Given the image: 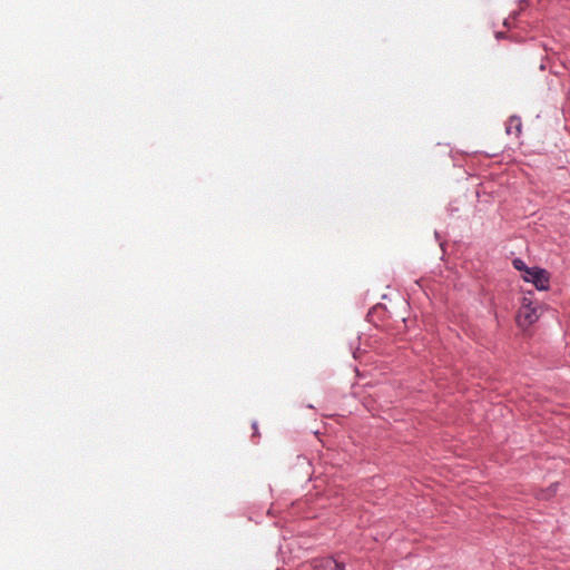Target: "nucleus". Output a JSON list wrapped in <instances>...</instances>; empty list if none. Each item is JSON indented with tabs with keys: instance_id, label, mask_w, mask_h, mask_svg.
Returning <instances> with one entry per match:
<instances>
[{
	"instance_id": "nucleus-4",
	"label": "nucleus",
	"mask_w": 570,
	"mask_h": 570,
	"mask_svg": "<svg viewBox=\"0 0 570 570\" xmlns=\"http://www.w3.org/2000/svg\"><path fill=\"white\" fill-rule=\"evenodd\" d=\"M522 124L520 118L518 117H511L507 124V132L509 135L514 134L515 136H519L521 134Z\"/></svg>"
},
{
	"instance_id": "nucleus-5",
	"label": "nucleus",
	"mask_w": 570,
	"mask_h": 570,
	"mask_svg": "<svg viewBox=\"0 0 570 570\" xmlns=\"http://www.w3.org/2000/svg\"><path fill=\"white\" fill-rule=\"evenodd\" d=\"M512 265L517 271L522 272L523 274H525V271H530L532 268L528 267L525 263L520 258L513 259Z\"/></svg>"
},
{
	"instance_id": "nucleus-2",
	"label": "nucleus",
	"mask_w": 570,
	"mask_h": 570,
	"mask_svg": "<svg viewBox=\"0 0 570 570\" xmlns=\"http://www.w3.org/2000/svg\"><path fill=\"white\" fill-rule=\"evenodd\" d=\"M523 281L532 283L539 291H548L550 287V274L543 268L532 267L522 274Z\"/></svg>"
},
{
	"instance_id": "nucleus-3",
	"label": "nucleus",
	"mask_w": 570,
	"mask_h": 570,
	"mask_svg": "<svg viewBox=\"0 0 570 570\" xmlns=\"http://www.w3.org/2000/svg\"><path fill=\"white\" fill-rule=\"evenodd\" d=\"M344 563L333 558H324L315 561L314 570H343Z\"/></svg>"
},
{
	"instance_id": "nucleus-1",
	"label": "nucleus",
	"mask_w": 570,
	"mask_h": 570,
	"mask_svg": "<svg viewBox=\"0 0 570 570\" xmlns=\"http://www.w3.org/2000/svg\"><path fill=\"white\" fill-rule=\"evenodd\" d=\"M539 309L540 306L533 303L531 293H529V295H524L517 314L518 325L522 328H527L532 325L540 317Z\"/></svg>"
}]
</instances>
